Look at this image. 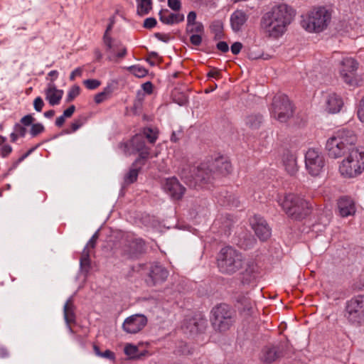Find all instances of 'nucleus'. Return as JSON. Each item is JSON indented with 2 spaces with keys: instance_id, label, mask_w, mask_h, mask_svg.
Returning <instances> with one entry per match:
<instances>
[{
  "instance_id": "nucleus-1",
  "label": "nucleus",
  "mask_w": 364,
  "mask_h": 364,
  "mask_svg": "<svg viewBox=\"0 0 364 364\" xmlns=\"http://www.w3.org/2000/svg\"><path fill=\"white\" fill-rule=\"evenodd\" d=\"M296 14V10L287 4L275 5L262 15L260 27L268 37L277 39L286 33Z\"/></svg>"
},
{
  "instance_id": "nucleus-2",
  "label": "nucleus",
  "mask_w": 364,
  "mask_h": 364,
  "mask_svg": "<svg viewBox=\"0 0 364 364\" xmlns=\"http://www.w3.org/2000/svg\"><path fill=\"white\" fill-rule=\"evenodd\" d=\"M232 166L227 158L220 156L216 158L211 164H202L200 166L193 169L194 173L188 174L186 170L181 173V178L186 183L194 188H208V183L210 180V173L227 175L230 173Z\"/></svg>"
},
{
  "instance_id": "nucleus-3",
  "label": "nucleus",
  "mask_w": 364,
  "mask_h": 364,
  "mask_svg": "<svg viewBox=\"0 0 364 364\" xmlns=\"http://www.w3.org/2000/svg\"><path fill=\"white\" fill-rule=\"evenodd\" d=\"M357 136L352 129L342 128L335 132L326 141V149L333 159L341 158L356 149Z\"/></svg>"
},
{
  "instance_id": "nucleus-4",
  "label": "nucleus",
  "mask_w": 364,
  "mask_h": 364,
  "mask_svg": "<svg viewBox=\"0 0 364 364\" xmlns=\"http://www.w3.org/2000/svg\"><path fill=\"white\" fill-rule=\"evenodd\" d=\"M279 205L288 217L301 220L311 213L313 205L300 194L286 193L277 199Z\"/></svg>"
},
{
  "instance_id": "nucleus-5",
  "label": "nucleus",
  "mask_w": 364,
  "mask_h": 364,
  "mask_svg": "<svg viewBox=\"0 0 364 364\" xmlns=\"http://www.w3.org/2000/svg\"><path fill=\"white\" fill-rule=\"evenodd\" d=\"M338 171L345 178H354L364 171V149H353L339 163Z\"/></svg>"
},
{
  "instance_id": "nucleus-6",
  "label": "nucleus",
  "mask_w": 364,
  "mask_h": 364,
  "mask_svg": "<svg viewBox=\"0 0 364 364\" xmlns=\"http://www.w3.org/2000/svg\"><path fill=\"white\" fill-rule=\"evenodd\" d=\"M331 14L324 7L314 8L301 16V26L309 33L324 31L331 21Z\"/></svg>"
},
{
  "instance_id": "nucleus-7",
  "label": "nucleus",
  "mask_w": 364,
  "mask_h": 364,
  "mask_svg": "<svg viewBox=\"0 0 364 364\" xmlns=\"http://www.w3.org/2000/svg\"><path fill=\"white\" fill-rule=\"evenodd\" d=\"M218 267L222 273L231 274L240 270L243 264V257L232 247H225L217 257Z\"/></svg>"
},
{
  "instance_id": "nucleus-8",
  "label": "nucleus",
  "mask_w": 364,
  "mask_h": 364,
  "mask_svg": "<svg viewBox=\"0 0 364 364\" xmlns=\"http://www.w3.org/2000/svg\"><path fill=\"white\" fill-rule=\"evenodd\" d=\"M211 314L213 327L220 333L227 332L236 322V312L226 304L215 306L213 308Z\"/></svg>"
},
{
  "instance_id": "nucleus-9",
  "label": "nucleus",
  "mask_w": 364,
  "mask_h": 364,
  "mask_svg": "<svg viewBox=\"0 0 364 364\" xmlns=\"http://www.w3.org/2000/svg\"><path fill=\"white\" fill-rule=\"evenodd\" d=\"M358 67V62L351 57H345L339 62L338 72L344 83L350 87L360 85L362 80L357 74Z\"/></svg>"
},
{
  "instance_id": "nucleus-10",
  "label": "nucleus",
  "mask_w": 364,
  "mask_h": 364,
  "mask_svg": "<svg viewBox=\"0 0 364 364\" xmlns=\"http://www.w3.org/2000/svg\"><path fill=\"white\" fill-rule=\"evenodd\" d=\"M271 116L280 122H287L293 114V106L285 95H277L274 97L269 108Z\"/></svg>"
},
{
  "instance_id": "nucleus-11",
  "label": "nucleus",
  "mask_w": 364,
  "mask_h": 364,
  "mask_svg": "<svg viewBox=\"0 0 364 364\" xmlns=\"http://www.w3.org/2000/svg\"><path fill=\"white\" fill-rule=\"evenodd\" d=\"M208 326V320L202 312H194L185 317L182 329L190 336H196L205 332Z\"/></svg>"
},
{
  "instance_id": "nucleus-12",
  "label": "nucleus",
  "mask_w": 364,
  "mask_h": 364,
  "mask_svg": "<svg viewBox=\"0 0 364 364\" xmlns=\"http://www.w3.org/2000/svg\"><path fill=\"white\" fill-rule=\"evenodd\" d=\"M324 166V156L318 149L310 148L306 151L305 154V167L310 175L313 176L320 175Z\"/></svg>"
},
{
  "instance_id": "nucleus-13",
  "label": "nucleus",
  "mask_w": 364,
  "mask_h": 364,
  "mask_svg": "<svg viewBox=\"0 0 364 364\" xmlns=\"http://www.w3.org/2000/svg\"><path fill=\"white\" fill-rule=\"evenodd\" d=\"M346 311L350 322L364 325V297H353L347 302Z\"/></svg>"
},
{
  "instance_id": "nucleus-14",
  "label": "nucleus",
  "mask_w": 364,
  "mask_h": 364,
  "mask_svg": "<svg viewBox=\"0 0 364 364\" xmlns=\"http://www.w3.org/2000/svg\"><path fill=\"white\" fill-rule=\"evenodd\" d=\"M121 148L127 155L139 153L141 159H146L149 154V149L146 146L144 137L141 134H136L126 143L121 144Z\"/></svg>"
},
{
  "instance_id": "nucleus-15",
  "label": "nucleus",
  "mask_w": 364,
  "mask_h": 364,
  "mask_svg": "<svg viewBox=\"0 0 364 364\" xmlns=\"http://www.w3.org/2000/svg\"><path fill=\"white\" fill-rule=\"evenodd\" d=\"M287 343L280 342L277 344H269L263 347L259 358L265 363H272L285 355Z\"/></svg>"
},
{
  "instance_id": "nucleus-16",
  "label": "nucleus",
  "mask_w": 364,
  "mask_h": 364,
  "mask_svg": "<svg viewBox=\"0 0 364 364\" xmlns=\"http://www.w3.org/2000/svg\"><path fill=\"white\" fill-rule=\"evenodd\" d=\"M325 110L329 114L341 112L344 105L343 97L338 93L329 91L323 94Z\"/></svg>"
},
{
  "instance_id": "nucleus-17",
  "label": "nucleus",
  "mask_w": 364,
  "mask_h": 364,
  "mask_svg": "<svg viewBox=\"0 0 364 364\" xmlns=\"http://www.w3.org/2000/svg\"><path fill=\"white\" fill-rule=\"evenodd\" d=\"M107 59L112 62H117L127 55V48L119 41L114 38L109 43L103 42Z\"/></svg>"
},
{
  "instance_id": "nucleus-18",
  "label": "nucleus",
  "mask_w": 364,
  "mask_h": 364,
  "mask_svg": "<svg viewBox=\"0 0 364 364\" xmlns=\"http://www.w3.org/2000/svg\"><path fill=\"white\" fill-rule=\"evenodd\" d=\"M250 225L260 240L265 241L271 236V228L261 216L255 215L250 220Z\"/></svg>"
},
{
  "instance_id": "nucleus-19",
  "label": "nucleus",
  "mask_w": 364,
  "mask_h": 364,
  "mask_svg": "<svg viewBox=\"0 0 364 364\" xmlns=\"http://www.w3.org/2000/svg\"><path fill=\"white\" fill-rule=\"evenodd\" d=\"M147 323V318L142 314H135L127 318L122 328L128 333H136L139 332Z\"/></svg>"
},
{
  "instance_id": "nucleus-20",
  "label": "nucleus",
  "mask_w": 364,
  "mask_h": 364,
  "mask_svg": "<svg viewBox=\"0 0 364 364\" xmlns=\"http://www.w3.org/2000/svg\"><path fill=\"white\" fill-rule=\"evenodd\" d=\"M163 188L173 200H180L186 191L176 177L166 178L163 184Z\"/></svg>"
},
{
  "instance_id": "nucleus-21",
  "label": "nucleus",
  "mask_w": 364,
  "mask_h": 364,
  "mask_svg": "<svg viewBox=\"0 0 364 364\" xmlns=\"http://www.w3.org/2000/svg\"><path fill=\"white\" fill-rule=\"evenodd\" d=\"M186 32L192 45L198 46L201 44L204 34V26L201 22L186 25Z\"/></svg>"
},
{
  "instance_id": "nucleus-22",
  "label": "nucleus",
  "mask_w": 364,
  "mask_h": 364,
  "mask_svg": "<svg viewBox=\"0 0 364 364\" xmlns=\"http://www.w3.org/2000/svg\"><path fill=\"white\" fill-rule=\"evenodd\" d=\"M262 267L259 262L250 261L243 272V282H251L259 278L262 275Z\"/></svg>"
},
{
  "instance_id": "nucleus-23",
  "label": "nucleus",
  "mask_w": 364,
  "mask_h": 364,
  "mask_svg": "<svg viewBox=\"0 0 364 364\" xmlns=\"http://www.w3.org/2000/svg\"><path fill=\"white\" fill-rule=\"evenodd\" d=\"M46 100L51 106H55L60 103L64 92L58 89L54 83H48L44 90Z\"/></svg>"
},
{
  "instance_id": "nucleus-24",
  "label": "nucleus",
  "mask_w": 364,
  "mask_h": 364,
  "mask_svg": "<svg viewBox=\"0 0 364 364\" xmlns=\"http://www.w3.org/2000/svg\"><path fill=\"white\" fill-rule=\"evenodd\" d=\"M248 15L242 10L237 9L230 16V26L233 31H240L248 20Z\"/></svg>"
},
{
  "instance_id": "nucleus-25",
  "label": "nucleus",
  "mask_w": 364,
  "mask_h": 364,
  "mask_svg": "<svg viewBox=\"0 0 364 364\" xmlns=\"http://www.w3.org/2000/svg\"><path fill=\"white\" fill-rule=\"evenodd\" d=\"M338 208L342 217L353 215L355 213V205L349 197H342L338 201Z\"/></svg>"
},
{
  "instance_id": "nucleus-26",
  "label": "nucleus",
  "mask_w": 364,
  "mask_h": 364,
  "mask_svg": "<svg viewBox=\"0 0 364 364\" xmlns=\"http://www.w3.org/2000/svg\"><path fill=\"white\" fill-rule=\"evenodd\" d=\"M160 21L168 25L178 23L184 20V15L180 13H171L168 9L159 12Z\"/></svg>"
},
{
  "instance_id": "nucleus-27",
  "label": "nucleus",
  "mask_w": 364,
  "mask_h": 364,
  "mask_svg": "<svg viewBox=\"0 0 364 364\" xmlns=\"http://www.w3.org/2000/svg\"><path fill=\"white\" fill-rule=\"evenodd\" d=\"M282 162L285 170L290 175H294L297 172V160L294 154H292L289 151L284 153L282 156Z\"/></svg>"
},
{
  "instance_id": "nucleus-28",
  "label": "nucleus",
  "mask_w": 364,
  "mask_h": 364,
  "mask_svg": "<svg viewBox=\"0 0 364 364\" xmlns=\"http://www.w3.org/2000/svg\"><path fill=\"white\" fill-rule=\"evenodd\" d=\"M168 276V270L164 267L158 264L153 266L149 273V277L154 284L165 281Z\"/></svg>"
},
{
  "instance_id": "nucleus-29",
  "label": "nucleus",
  "mask_w": 364,
  "mask_h": 364,
  "mask_svg": "<svg viewBox=\"0 0 364 364\" xmlns=\"http://www.w3.org/2000/svg\"><path fill=\"white\" fill-rule=\"evenodd\" d=\"M63 312L65 321L69 330L72 332L70 324L75 323V306L72 299H69L65 304Z\"/></svg>"
},
{
  "instance_id": "nucleus-30",
  "label": "nucleus",
  "mask_w": 364,
  "mask_h": 364,
  "mask_svg": "<svg viewBox=\"0 0 364 364\" xmlns=\"http://www.w3.org/2000/svg\"><path fill=\"white\" fill-rule=\"evenodd\" d=\"M238 302L240 304L238 309L243 316L247 317L254 314L255 305L249 297H240Z\"/></svg>"
},
{
  "instance_id": "nucleus-31",
  "label": "nucleus",
  "mask_w": 364,
  "mask_h": 364,
  "mask_svg": "<svg viewBox=\"0 0 364 364\" xmlns=\"http://www.w3.org/2000/svg\"><path fill=\"white\" fill-rule=\"evenodd\" d=\"M114 87L112 83H108L106 87H104L103 90L95 96V102L96 104H100L104 101L107 100L112 95Z\"/></svg>"
},
{
  "instance_id": "nucleus-32",
  "label": "nucleus",
  "mask_w": 364,
  "mask_h": 364,
  "mask_svg": "<svg viewBox=\"0 0 364 364\" xmlns=\"http://www.w3.org/2000/svg\"><path fill=\"white\" fill-rule=\"evenodd\" d=\"M136 13L143 16L147 15L152 9V0H136Z\"/></svg>"
},
{
  "instance_id": "nucleus-33",
  "label": "nucleus",
  "mask_w": 364,
  "mask_h": 364,
  "mask_svg": "<svg viewBox=\"0 0 364 364\" xmlns=\"http://www.w3.org/2000/svg\"><path fill=\"white\" fill-rule=\"evenodd\" d=\"M144 242L141 238H136L133 240L130 244V247L133 249L129 252L130 257H136L139 254L141 253L144 250Z\"/></svg>"
},
{
  "instance_id": "nucleus-34",
  "label": "nucleus",
  "mask_w": 364,
  "mask_h": 364,
  "mask_svg": "<svg viewBox=\"0 0 364 364\" xmlns=\"http://www.w3.org/2000/svg\"><path fill=\"white\" fill-rule=\"evenodd\" d=\"M193 348L184 342H180L177 346L174 353L178 355H188L193 353Z\"/></svg>"
},
{
  "instance_id": "nucleus-35",
  "label": "nucleus",
  "mask_w": 364,
  "mask_h": 364,
  "mask_svg": "<svg viewBox=\"0 0 364 364\" xmlns=\"http://www.w3.org/2000/svg\"><path fill=\"white\" fill-rule=\"evenodd\" d=\"M128 70L137 77H144L148 74V70L139 65H132L128 68Z\"/></svg>"
},
{
  "instance_id": "nucleus-36",
  "label": "nucleus",
  "mask_w": 364,
  "mask_h": 364,
  "mask_svg": "<svg viewBox=\"0 0 364 364\" xmlns=\"http://www.w3.org/2000/svg\"><path fill=\"white\" fill-rule=\"evenodd\" d=\"M81 89L79 85H74L70 87L66 95V102L73 101L80 94Z\"/></svg>"
},
{
  "instance_id": "nucleus-37",
  "label": "nucleus",
  "mask_w": 364,
  "mask_h": 364,
  "mask_svg": "<svg viewBox=\"0 0 364 364\" xmlns=\"http://www.w3.org/2000/svg\"><path fill=\"white\" fill-rule=\"evenodd\" d=\"M143 133L145 135L148 141L154 144L158 138V130L157 129H152L151 127H146L143 130Z\"/></svg>"
},
{
  "instance_id": "nucleus-38",
  "label": "nucleus",
  "mask_w": 364,
  "mask_h": 364,
  "mask_svg": "<svg viewBox=\"0 0 364 364\" xmlns=\"http://www.w3.org/2000/svg\"><path fill=\"white\" fill-rule=\"evenodd\" d=\"M124 353L131 359L136 360L139 348L137 346L132 344H127L124 347Z\"/></svg>"
},
{
  "instance_id": "nucleus-39",
  "label": "nucleus",
  "mask_w": 364,
  "mask_h": 364,
  "mask_svg": "<svg viewBox=\"0 0 364 364\" xmlns=\"http://www.w3.org/2000/svg\"><path fill=\"white\" fill-rule=\"evenodd\" d=\"M262 122V117L260 116H249L247 118L246 124L252 129H255L259 127Z\"/></svg>"
},
{
  "instance_id": "nucleus-40",
  "label": "nucleus",
  "mask_w": 364,
  "mask_h": 364,
  "mask_svg": "<svg viewBox=\"0 0 364 364\" xmlns=\"http://www.w3.org/2000/svg\"><path fill=\"white\" fill-rule=\"evenodd\" d=\"M45 131L44 126L41 123H35L31 125L30 134L32 137H36Z\"/></svg>"
},
{
  "instance_id": "nucleus-41",
  "label": "nucleus",
  "mask_w": 364,
  "mask_h": 364,
  "mask_svg": "<svg viewBox=\"0 0 364 364\" xmlns=\"http://www.w3.org/2000/svg\"><path fill=\"white\" fill-rule=\"evenodd\" d=\"M83 84L87 89L93 90L100 86L101 82L97 79H88L84 80Z\"/></svg>"
},
{
  "instance_id": "nucleus-42",
  "label": "nucleus",
  "mask_w": 364,
  "mask_h": 364,
  "mask_svg": "<svg viewBox=\"0 0 364 364\" xmlns=\"http://www.w3.org/2000/svg\"><path fill=\"white\" fill-rule=\"evenodd\" d=\"M138 177V170L136 168H131L125 177L127 183H134L136 181Z\"/></svg>"
},
{
  "instance_id": "nucleus-43",
  "label": "nucleus",
  "mask_w": 364,
  "mask_h": 364,
  "mask_svg": "<svg viewBox=\"0 0 364 364\" xmlns=\"http://www.w3.org/2000/svg\"><path fill=\"white\" fill-rule=\"evenodd\" d=\"M357 116L359 120L362 123H364V96L359 102L357 110Z\"/></svg>"
},
{
  "instance_id": "nucleus-44",
  "label": "nucleus",
  "mask_w": 364,
  "mask_h": 364,
  "mask_svg": "<svg viewBox=\"0 0 364 364\" xmlns=\"http://www.w3.org/2000/svg\"><path fill=\"white\" fill-rule=\"evenodd\" d=\"M82 125V122L80 119H77L73 121L71 124L70 129H68L65 131V134H71L76 132L80 127Z\"/></svg>"
},
{
  "instance_id": "nucleus-45",
  "label": "nucleus",
  "mask_w": 364,
  "mask_h": 364,
  "mask_svg": "<svg viewBox=\"0 0 364 364\" xmlns=\"http://www.w3.org/2000/svg\"><path fill=\"white\" fill-rule=\"evenodd\" d=\"M90 252L87 250V248H84L80 258V265L88 266L90 264Z\"/></svg>"
},
{
  "instance_id": "nucleus-46",
  "label": "nucleus",
  "mask_w": 364,
  "mask_h": 364,
  "mask_svg": "<svg viewBox=\"0 0 364 364\" xmlns=\"http://www.w3.org/2000/svg\"><path fill=\"white\" fill-rule=\"evenodd\" d=\"M44 105V102L41 97H37L34 99L33 107L36 112H41Z\"/></svg>"
},
{
  "instance_id": "nucleus-47",
  "label": "nucleus",
  "mask_w": 364,
  "mask_h": 364,
  "mask_svg": "<svg viewBox=\"0 0 364 364\" xmlns=\"http://www.w3.org/2000/svg\"><path fill=\"white\" fill-rule=\"evenodd\" d=\"M114 21H112L107 27L106 31L103 36V42L109 43L110 40H112V38L110 36V32L113 28Z\"/></svg>"
},
{
  "instance_id": "nucleus-48",
  "label": "nucleus",
  "mask_w": 364,
  "mask_h": 364,
  "mask_svg": "<svg viewBox=\"0 0 364 364\" xmlns=\"http://www.w3.org/2000/svg\"><path fill=\"white\" fill-rule=\"evenodd\" d=\"M98 238L97 232H95L92 237L88 241L87 244L86 245L85 248H87V250L90 252V249H93L95 247V245L97 243V240Z\"/></svg>"
},
{
  "instance_id": "nucleus-49",
  "label": "nucleus",
  "mask_w": 364,
  "mask_h": 364,
  "mask_svg": "<svg viewBox=\"0 0 364 364\" xmlns=\"http://www.w3.org/2000/svg\"><path fill=\"white\" fill-rule=\"evenodd\" d=\"M14 131L18 134L20 137H24L26 134V129L20 124H16L14 127Z\"/></svg>"
},
{
  "instance_id": "nucleus-50",
  "label": "nucleus",
  "mask_w": 364,
  "mask_h": 364,
  "mask_svg": "<svg viewBox=\"0 0 364 364\" xmlns=\"http://www.w3.org/2000/svg\"><path fill=\"white\" fill-rule=\"evenodd\" d=\"M12 147L8 144H4L1 147V156L4 158L7 157L12 152Z\"/></svg>"
},
{
  "instance_id": "nucleus-51",
  "label": "nucleus",
  "mask_w": 364,
  "mask_h": 364,
  "mask_svg": "<svg viewBox=\"0 0 364 364\" xmlns=\"http://www.w3.org/2000/svg\"><path fill=\"white\" fill-rule=\"evenodd\" d=\"M35 119L31 114H26L21 119V123L23 126H30L33 124Z\"/></svg>"
},
{
  "instance_id": "nucleus-52",
  "label": "nucleus",
  "mask_w": 364,
  "mask_h": 364,
  "mask_svg": "<svg viewBox=\"0 0 364 364\" xmlns=\"http://www.w3.org/2000/svg\"><path fill=\"white\" fill-rule=\"evenodd\" d=\"M168 6L173 11H178L181 7L180 0H168Z\"/></svg>"
},
{
  "instance_id": "nucleus-53",
  "label": "nucleus",
  "mask_w": 364,
  "mask_h": 364,
  "mask_svg": "<svg viewBox=\"0 0 364 364\" xmlns=\"http://www.w3.org/2000/svg\"><path fill=\"white\" fill-rule=\"evenodd\" d=\"M141 88L146 94L151 95L153 92L154 86L151 82L148 81L141 85Z\"/></svg>"
},
{
  "instance_id": "nucleus-54",
  "label": "nucleus",
  "mask_w": 364,
  "mask_h": 364,
  "mask_svg": "<svg viewBox=\"0 0 364 364\" xmlns=\"http://www.w3.org/2000/svg\"><path fill=\"white\" fill-rule=\"evenodd\" d=\"M197 15L195 11H190L187 16V23L186 25H191L196 23H199V21H196Z\"/></svg>"
},
{
  "instance_id": "nucleus-55",
  "label": "nucleus",
  "mask_w": 364,
  "mask_h": 364,
  "mask_svg": "<svg viewBox=\"0 0 364 364\" xmlns=\"http://www.w3.org/2000/svg\"><path fill=\"white\" fill-rule=\"evenodd\" d=\"M83 70L79 67L75 68L70 75V80L73 81L77 77H81L82 75Z\"/></svg>"
},
{
  "instance_id": "nucleus-56",
  "label": "nucleus",
  "mask_w": 364,
  "mask_h": 364,
  "mask_svg": "<svg viewBox=\"0 0 364 364\" xmlns=\"http://www.w3.org/2000/svg\"><path fill=\"white\" fill-rule=\"evenodd\" d=\"M156 25V20L154 18H147L144 21V27L146 28H152Z\"/></svg>"
},
{
  "instance_id": "nucleus-57",
  "label": "nucleus",
  "mask_w": 364,
  "mask_h": 364,
  "mask_svg": "<svg viewBox=\"0 0 364 364\" xmlns=\"http://www.w3.org/2000/svg\"><path fill=\"white\" fill-rule=\"evenodd\" d=\"M208 77L215 78V79H220L221 77V74H220V70H218V69L212 68L208 73Z\"/></svg>"
},
{
  "instance_id": "nucleus-58",
  "label": "nucleus",
  "mask_w": 364,
  "mask_h": 364,
  "mask_svg": "<svg viewBox=\"0 0 364 364\" xmlns=\"http://www.w3.org/2000/svg\"><path fill=\"white\" fill-rule=\"evenodd\" d=\"M242 48V45L240 42L234 43L231 46V51L234 55H237Z\"/></svg>"
},
{
  "instance_id": "nucleus-59",
  "label": "nucleus",
  "mask_w": 364,
  "mask_h": 364,
  "mask_svg": "<svg viewBox=\"0 0 364 364\" xmlns=\"http://www.w3.org/2000/svg\"><path fill=\"white\" fill-rule=\"evenodd\" d=\"M353 289L358 290H364V275H362L358 282L353 284Z\"/></svg>"
},
{
  "instance_id": "nucleus-60",
  "label": "nucleus",
  "mask_w": 364,
  "mask_h": 364,
  "mask_svg": "<svg viewBox=\"0 0 364 364\" xmlns=\"http://www.w3.org/2000/svg\"><path fill=\"white\" fill-rule=\"evenodd\" d=\"M217 48L223 53L228 51L229 46L225 41H220L217 43Z\"/></svg>"
},
{
  "instance_id": "nucleus-61",
  "label": "nucleus",
  "mask_w": 364,
  "mask_h": 364,
  "mask_svg": "<svg viewBox=\"0 0 364 364\" xmlns=\"http://www.w3.org/2000/svg\"><path fill=\"white\" fill-rule=\"evenodd\" d=\"M75 111V105H70L68 108H67L65 110H64L63 115L65 118H69L73 114Z\"/></svg>"
},
{
  "instance_id": "nucleus-62",
  "label": "nucleus",
  "mask_w": 364,
  "mask_h": 364,
  "mask_svg": "<svg viewBox=\"0 0 364 364\" xmlns=\"http://www.w3.org/2000/svg\"><path fill=\"white\" fill-rule=\"evenodd\" d=\"M58 75H59V73L57 70H53L50 71L48 74V76L49 77H50V83H53L54 81L58 77Z\"/></svg>"
},
{
  "instance_id": "nucleus-63",
  "label": "nucleus",
  "mask_w": 364,
  "mask_h": 364,
  "mask_svg": "<svg viewBox=\"0 0 364 364\" xmlns=\"http://www.w3.org/2000/svg\"><path fill=\"white\" fill-rule=\"evenodd\" d=\"M100 356L109 360L114 359V353L109 350H106L104 353H102Z\"/></svg>"
},
{
  "instance_id": "nucleus-64",
  "label": "nucleus",
  "mask_w": 364,
  "mask_h": 364,
  "mask_svg": "<svg viewBox=\"0 0 364 364\" xmlns=\"http://www.w3.org/2000/svg\"><path fill=\"white\" fill-rule=\"evenodd\" d=\"M65 121V117L62 114L61 116L56 118L55 125L58 127H62Z\"/></svg>"
}]
</instances>
